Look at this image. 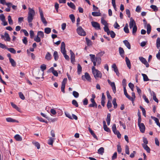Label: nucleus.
<instances>
[{
    "instance_id": "nucleus-50",
    "label": "nucleus",
    "mask_w": 160,
    "mask_h": 160,
    "mask_svg": "<svg viewBox=\"0 0 160 160\" xmlns=\"http://www.w3.org/2000/svg\"><path fill=\"white\" fill-rule=\"evenodd\" d=\"M19 97L22 100H24L25 99L24 96L22 93L21 92H19L18 93Z\"/></svg>"
},
{
    "instance_id": "nucleus-49",
    "label": "nucleus",
    "mask_w": 160,
    "mask_h": 160,
    "mask_svg": "<svg viewBox=\"0 0 160 160\" xmlns=\"http://www.w3.org/2000/svg\"><path fill=\"white\" fill-rule=\"evenodd\" d=\"M72 94L74 97L75 98H77L79 97V94L76 91H73Z\"/></svg>"
},
{
    "instance_id": "nucleus-63",
    "label": "nucleus",
    "mask_w": 160,
    "mask_h": 160,
    "mask_svg": "<svg viewBox=\"0 0 160 160\" xmlns=\"http://www.w3.org/2000/svg\"><path fill=\"white\" fill-rule=\"evenodd\" d=\"M153 99L157 102L158 103V99L157 98L156 95L154 92H153Z\"/></svg>"
},
{
    "instance_id": "nucleus-54",
    "label": "nucleus",
    "mask_w": 160,
    "mask_h": 160,
    "mask_svg": "<svg viewBox=\"0 0 160 160\" xmlns=\"http://www.w3.org/2000/svg\"><path fill=\"white\" fill-rule=\"evenodd\" d=\"M72 104L74 105L76 107H78V105L77 101L75 100H73L72 101Z\"/></svg>"
},
{
    "instance_id": "nucleus-23",
    "label": "nucleus",
    "mask_w": 160,
    "mask_h": 160,
    "mask_svg": "<svg viewBox=\"0 0 160 160\" xmlns=\"http://www.w3.org/2000/svg\"><path fill=\"white\" fill-rule=\"evenodd\" d=\"M14 138L17 141H21L22 140V137L19 134L16 135Z\"/></svg>"
},
{
    "instance_id": "nucleus-44",
    "label": "nucleus",
    "mask_w": 160,
    "mask_h": 160,
    "mask_svg": "<svg viewBox=\"0 0 160 160\" xmlns=\"http://www.w3.org/2000/svg\"><path fill=\"white\" fill-rule=\"evenodd\" d=\"M54 142V139L51 138H50L48 141V144L52 145Z\"/></svg>"
},
{
    "instance_id": "nucleus-3",
    "label": "nucleus",
    "mask_w": 160,
    "mask_h": 160,
    "mask_svg": "<svg viewBox=\"0 0 160 160\" xmlns=\"http://www.w3.org/2000/svg\"><path fill=\"white\" fill-rule=\"evenodd\" d=\"M29 12L28 13V23L31 22L35 15V13L34 10L30 8H28Z\"/></svg>"
},
{
    "instance_id": "nucleus-64",
    "label": "nucleus",
    "mask_w": 160,
    "mask_h": 160,
    "mask_svg": "<svg viewBox=\"0 0 160 160\" xmlns=\"http://www.w3.org/2000/svg\"><path fill=\"white\" fill-rule=\"evenodd\" d=\"M0 19L2 21H5V17L3 14L0 15Z\"/></svg>"
},
{
    "instance_id": "nucleus-14",
    "label": "nucleus",
    "mask_w": 160,
    "mask_h": 160,
    "mask_svg": "<svg viewBox=\"0 0 160 160\" xmlns=\"http://www.w3.org/2000/svg\"><path fill=\"white\" fill-rule=\"evenodd\" d=\"M91 24L93 27L95 28L96 29H100V25L98 22H91Z\"/></svg>"
},
{
    "instance_id": "nucleus-51",
    "label": "nucleus",
    "mask_w": 160,
    "mask_h": 160,
    "mask_svg": "<svg viewBox=\"0 0 160 160\" xmlns=\"http://www.w3.org/2000/svg\"><path fill=\"white\" fill-rule=\"evenodd\" d=\"M105 32H106L107 34H108V32H109V30L108 28V25L106 26H104V27L103 28Z\"/></svg>"
},
{
    "instance_id": "nucleus-40",
    "label": "nucleus",
    "mask_w": 160,
    "mask_h": 160,
    "mask_svg": "<svg viewBox=\"0 0 160 160\" xmlns=\"http://www.w3.org/2000/svg\"><path fill=\"white\" fill-rule=\"evenodd\" d=\"M86 41L87 42V44L88 46H90L92 45V42L91 41L89 40L88 38H85Z\"/></svg>"
},
{
    "instance_id": "nucleus-28",
    "label": "nucleus",
    "mask_w": 160,
    "mask_h": 160,
    "mask_svg": "<svg viewBox=\"0 0 160 160\" xmlns=\"http://www.w3.org/2000/svg\"><path fill=\"white\" fill-rule=\"evenodd\" d=\"M32 143L37 147L38 149H39L40 148V144L38 142L35 141H33L32 142Z\"/></svg>"
},
{
    "instance_id": "nucleus-32",
    "label": "nucleus",
    "mask_w": 160,
    "mask_h": 160,
    "mask_svg": "<svg viewBox=\"0 0 160 160\" xmlns=\"http://www.w3.org/2000/svg\"><path fill=\"white\" fill-rule=\"evenodd\" d=\"M10 62L11 63L12 66L15 67L16 66V63L15 61L12 58H9Z\"/></svg>"
},
{
    "instance_id": "nucleus-62",
    "label": "nucleus",
    "mask_w": 160,
    "mask_h": 160,
    "mask_svg": "<svg viewBox=\"0 0 160 160\" xmlns=\"http://www.w3.org/2000/svg\"><path fill=\"white\" fill-rule=\"evenodd\" d=\"M103 128L104 130L108 132H109L110 131V129L107 127L106 125L103 126Z\"/></svg>"
},
{
    "instance_id": "nucleus-16",
    "label": "nucleus",
    "mask_w": 160,
    "mask_h": 160,
    "mask_svg": "<svg viewBox=\"0 0 160 160\" xmlns=\"http://www.w3.org/2000/svg\"><path fill=\"white\" fill-rule=\"evenodd\" d=\"M140 130L142 133H144L145 132V127L143 123H142L138 124Z\"/></svg>"
},
{
    "instance_id": "nucleus-57",
    "label": "nucleus",
    "mask_w": 160,
    "mask_h": 160,
    "mask_svg": "<svg viewBox=\"0 0 160 160\" xmlns=\"http://www.w3.org/2000/svg\"><path fill=\"white\" fill-rule=\"evenodd\" d=\"M112 4L113 7V8L115 10H116V5L115 0H112Z\"/></svg>"
},
{
    "instance_id": "nucleus-48",
    "label": "nucleus",
    "mask_w": 160,
    "mask_h": 160,
    "mask_svg": "<svg viewBox=\"0 0 160 160\" xmlns=\"http://www.w3.org/2000/svg\"><path fill=\"white\" fill-rule=\"evenodd\" d=\"M34 40L35 41L37 42H40L41 41V38L37 35L36 38H34Z\"/></svg>"
},
{
    "instance_id": "nucleus-18",
    "label": "nucleus",
    "mask_w": 160,
    "mask_h": 160,
    "mask_svg": "<svg viewBox=\"0 0 160 160\" xmlns=\"http://www.w3.org/2000/svg\"><path fill=\"white\" fill-rule=\"evenodd\" d=\"M112 67L113 69V70L116 72V75L118 76L119 75V73L116 64H113L112 65Z\"/></svg>"
},
{
    "instance_id": "nucleus-58",
    "label": "nucleus",
    "mask_w": 160,
    "mask_h": 160,
    "mask_svg": "<svg viewBox=\"0 0 160 160\" xmlns=\"http://www.w3.org/2000/svg\"><path fill=\"white\" fill-rule=\"evenodd\" d=\"M117 151L118 153H120L122 151V148L120 144H118L117 146Z\"/></svg>"
},
{
    "instance_id": "nucleus-12",
    "label": "nucleus",
    "mask_w": 160,
    "mask_h": 160,
    "mask_svg": "<svg viewBox=\"0 0 160 160\" xmlns=\"http://www.w3.org/2000/svg\"><path fill=\"white\" fill-rule=\"evenodd\" d=\"M108 82L111 87L113 92L115 93L116 92V88L115 83L111 82L109 79L108 80Z\"/></svg>"
},
{
    "instance_id": "nucleus-46",
    "label": "nucleus",
    "mask_w": 160,
    "mask_h": 160,
    "mask_svg": "<svg viewBox=\"0 0 160 160\" xmlns=\"http://www.w3.org/2000/svg\"><path fill=\"white\" fill-rule=\"evenodd\" d=\"M150 8L153 10L154 12H156L158 11V9L156 5H151Z\"/></svg>"
},
{
    "instance_id": "nucleus-2",
    "label": "nucleus",
    "mask_w": 160,
    "mask_h": 160,
    "mask_svg": "<svg viewBox=\"0 0 160 160\" xmlns=\"http://www.w3.org/2000/svg\"><path fill=\"white\" fill-rule=\"evenodd\" d=\"M92 70L94 77L96 79H98V78H101L102 73L100 71L96 69L94 67H92Z\"/></svg>"
},
{
    "instance_id": "nucleus-24",
    "label": "nucleus",
    "mask_w": 160,
    "mask_h": 160,
    "mask_svg": "<svg viewBox=\"0 0 160 160\" xmlns=\"http://www.w3.org/2000/svg\"><path fill=\"white\" fill-rule=\"evenodd\" d=\"M6 120L8 122H18V121L11 118H6Z\"/></svg>"
},
{
    "instance_id": "nucleus-13",
    "label": "nucleus",
    "mask_w": 160,
    "mask_h": 160,
    "mask_svg": "<svg viewBox=\"0 0 160 160\" xmlns=\"http://www.w3.org/2000/svg\"><path fill=\"white\" fill-rule=\"evenodd\" d=\"M82 78L83 80H85L86 78L88 81H90L91 80L90 76L88 72H85L84 75H82Z\"/></svg>"
},
{
    "instance_id": "nucleus-9",
    "label": "nucleus",
    "mask_w": 160,
    "mask_h": 160,
    "mask_svg": "<svg viewBox=\"0 0 160 160\" xmlns=\"http://www.w3.org/2000/svg\"><path fill=\"white\" fill-rule=\"evenodd\" d=\"M143 22L145 27L147 26V33L149 34L151 32V27L150 24H147V22L145 19L143 20Z\"/></svg>"
},
{
    "instance_id": "nucleus-27",
    "label": "nucleus",
    "mask_w": 160,
    "mask_h": 160,
    "mask_svg": "<svg viewBox=\"0 0 160 160\" xmlns=\"http://www.w3.org/2000/svg\"><path fill=\"white\" fill-rule=\"evenodd\" d=\"M67 5L69 7H70L71 8H72L74 10L75 9H76L75 6L73 3H72V2H68L67 3Z\"/></svg>"
},
{
    "instance_id": "nucleus-1",
    "label": "nucleus",
    "mask_w": 160,
    "mask_h": 160,
    "mask_svg": "<svg viewBox=\"0 0 160 160\" xmlns=\"http://www.w3.org/2000/svg\"><path fill=\"white\" fill-rule=\"evenodd\" d=\"M129 27L130 29L132 28V34L135 35L137 30V27L135 22L133 19L132 18H131L130 19Z\"/></svg>"
},
{
    "instance_id": "nucleus-53",
    "label": "nucleus",
    "mask_w": 160,
    "mask_h": 160,
    "mask_svg": "<svg viewBox=\"0 0 160 160\" xmlns=\"http://www.w3.org/2000/svg\"><path fill=\"white\" fill-rule=\"evenodd\" d=\"M69 17L73 22L75 21V17L73 14H71L70 15Z\"/></svg>"
},
{
    "instance_id": "nucleus-61",
    "label": "nucleus",
    "mask_w": 160,
    "mask_h": 160,
    "mask_svg": "<svg viewBox=\"0 0 160 160\" xmlns=\"http://www.w3.org/2000/svg\"><path fill=\"white\" fill-rule=\"evenodd\" d=\"M128 86H129V87L131 88L132 91H133V89L134 88V85L132 83L130 82V83H129V84H128Z\"/></svg>"
},
{
    "instance_id": "nucleus-17",
    "label": "nucleus",
    "mask_w": 160,
    "mask_h": 160,
    "mask_svg": "<svg viewBox=\"0 0 160 160\" xmlns=\"http://www.w3.org/2000/svg\"><path fill=\"white\" fill-rule=\"evenodd\" d=\"M70 59L71 62L72 63L74 62L75 61V55L74 53L71 50H70Z\"/></svg>"
},
{
    "instance_id": "nucleus-38",
    "label": "nucleus",
    "mask_w": 160,
    "mask_h": 160,
    "mask_svg": "<svg viewBox=\"0 0 160 160\" xmlns=\"http://www.w3.org/2000/svg\"><path fill=\"white\" fill-rule=\"evenodd\" d=\"M142 75L143 77V80L144 81H149V79L148 78L146 74L142 73Z\"/></svg>"
},
{
    "instance_id": "nucleus-42",
    "label": "nucleus",
    "mask_w": 160,
    "mask_h": 160,
    "mask_svg": "<svg viewBox=\"0 0 160 160\" xmlns=\"http://www.w3.org/2000/svg\"><path fill=\"white\" fill-rule=\"evenodd\" d=\"M51 54L49 52H48L46 55L45 58L48 60H50L51 59Z\"/></svg>"
},
{
    "instance_id": "nucleus-19",
    "label": "nucleus",
    "mask_w": 160,
    "mask_h": 160,
    "mask_svg": "<svg viewBox=\"0 0 160 160\" xmlns=\"http://www.w3.org/2000/svg\"><path fill=\"white\" fill-rule=\"evenodd\" d=\"M125 61L129 69H130L131 68V62L130 60L127 57H126L125 58Z\"/></svg>"
},
{
    "instance_id": "nucleus-4",
    "label": "nucleus",
    "mask_w": 160,
    "mask_h": 160,
    "mask_svg": "<svg viewBox=\"0 0 160 160\" xmlns=\"http://www.w3.org/2000/svg\"><path fill=\"white\" fill-rule=\"evenodd\" d=\"M104 53L105 52L103 51L100 52L96 54V58L98 64L100 65V64L101 62V57L102 56Z\"/></svg>"
},
{
    "instance_id": "nucleus-6",
    "label": "nucleus",
    "mask_w": 160,
    "mask_h": 160,
    "mask_svg": "<svg viewBox=\"0 0 160 160\" xmlns=\"http://www.w3.org/2000/svg\"><path fill=\"white\" fill-rule=\"evenodd\" d=\"M77 33L80 36H85L86 35V33L84 30L81 26H79L77 29Z\"/></svg>"
},
{
    "instance_id": "nucleus-56",
    "label": "nucleus",
    "mask_w": 160,
    "mask_h": 160,
    "mask_svg": "<svg viewBox=\"0 0 160 160\" xmlns=\"http://www.w3.org/2000/svg\"><path fill=\"white\" fill-rule=\"evenodd\" d=\"M140 108L141 109L143 116L146 117V111L145 109L141 106H140Z\"/></svg>"
},
{
    "instance_id": "nucleus-25",
    "label": "nucleus",
    "mask_w": 160,
    "mask_h": 160,
    "mask_svg": "<svg viewBox=\"0 0 160 160\" xmlns=\"http://www.w3.org/2000/svg\"><path fill=\"white\" fill-rule=\"evenodd\" d=\"M123 42L126 47L129 49H131V45L129 42L127 40H124Z\"/></svg>"
},
{
    "instance_id": "nucleus-47",
    "label": "nucleus",
    "mask_w": 160,
    "mask_h": 160,
    "mask_svg": "<svg viewBox=\"0 0 160 160\" xmlns=\"http://www.w3.org/2000/svg\"><path fill=\"white\" fill-rule=\"evenodd\" d=\"M101 22L102 23L104 26H106L108 25V23L103 18H102Z\"/></svg>"
},
{
    "instance_id": "nucleus-30",
    "label": "nucleus",
    "mask_w": 160,
    "mask_h": 160,
    "mask_svg": "<svg viewBox=\"0 0 160 160\" xmlns=\"http://www.w3.org/2000/svg\"><path fill=\"white\" fill-rule=\"evenodd\" d=\"M104 152V148L103 147H101L98 151V153L102 155Z\"/></svg>"
},
{
    "instance_id": "nucleus-39",
    "label": "nucleus",
    "mask_w": 160,
    "mask_h": 160,
    "mask_svg": "<svg viewBox=\"0 0 160 160\" xmlns=\"http://www.w3.org/2000/svg\"><path fill=\"white\" fill-rule=\"evenodd\" d=\"M82 70V68L81 65L79 64L78 65V74H80Z\"/></svg>"
},
{
    "instance_id": "nucleus-20",
    "label": "nucleus",
    "mask_w": 160,
    "mask_h": 160,
    "mask_svg": "<svg viewBox=\"0 0 160 160\" xmlns=\"http://www.w3.org/2000/svg\"><path fill=\"white\" fill-rule=\"evenodd\" d=\"M49 70L55 76L57 77L58 75V74L57 72L54 70L53 67H51L49 69Z\"/></svg>"
},
{
    "instance_id": "nucleus-41",
    "label": "nucleus",
    "mask_w": 160,
    "mask_h": 160,
    "mask_svg": "<svg viewBox=\"0 0 160 160\" xmlns=\"http://www.w3.org/2000/svg\"><path fill=\"white\" fill-rule=\"evenodd\" d=\"M51 32V29L49 28H46L44 29L45 32L47 34H49Z\"/></svg>"
},
{
    "instance_id": "nucleus-52",
    "label": "nucleus",
    "mask_w": 160,
    "mask_h": 160,
    "mask_svg": "<svg viewBox=\"0 0 160 160\" xmlns=\"http://www.w3.org/2000/svg\"><path fill=\"white\" fill-rule=\"evenodd\" d=\"M112 102L114 106V108H116L117 107L118 105L116 103V99L115 98L113 99Z\"/></svg>"
},
{
    "instance_id": "nucleus-26",
    "label": "nucleus",
    "mask_w": 160,
    "mask_h": 160,
    "mask_svg": "<svg viewBox=\"0 0 160 160\" xmlns=\"http://www.w3.org/2000/svg\"><path fill=\"white\" fill-rule=\"evenodd\" d=\"M119 51L121 56L122 57H123L124 52L123 49L121 47H119Z\"/></svg>"
},
{
    "instance_id": "nucleus-36",
    "label": "nucleus",
    "mask_w": 160,
    "mask_h": 160,
    "mask_svg": "<svg viewBox=\"0 0 160 160\" xmlns=\"http://www.w3.org/2000/svg\"><path fill=\"white\" fill-rule=\"evenodd\" d=\"M8 51L10 52L11 53L13 54H15L16 52V50L13 48H7V49Z\"/></svg>"
},
{
    "instance_id": "nucleus-22",
    "label": "nucleus",
    "mask_w": 160,
    "mask_h": 160,
    "mask_svg": "<svg viewBox=\"0 0 160 160\" xmlns=\"http://www.w3.org/2000/svg\"><path fill=\"white\" fill-rule=\"evenodd\" d=\"M142 145L143 148L147 151V152L149 153L150 152V149L147 145L142 144Z\"/></svg>"
},
{
    "instance_id": "nucleus-11",
    "label": "nucleus",
    "mask_w": 160,
    "mask_h": 160,
    "mask_svg": "<svg viewBox=\"0 0 160 160\" xmlns=\"http://www.w3.org/2000/svg\"><path fill=\"white\" fill-rule=\"evenodd\" d=\"M89 56L90 57V59L91 61L93 63V67H95L96 65V62H97L96 59V58L94 54H90L89 55Z\"/></svg>"
},
{
    "instance_id": "nucleus-35",
    "label": "nucleus",
    "mask_w": 160,
    "mask_h": 160,
    "mask_svg": "<svg viewBox=\"0 0 160 160\" xmlns=\"http://www.w3.org/2000/svg\"><path fill=\"white\" fill-rule=\"evenodd\" d=\"M53 56L55 60V61L57 60L58 58V54L57 52L55 51L54 52Z\"/></svg>"
},
{
    "instance_id": "nucleus-45",
    "label": "nucleus",
    "mask_w": 160,
    "mask_h": 160,
    "mask_svg": "<svg viewBox=\"0 0 160 160\" xmlns=\"http://www.w3.org/2000/svg\"><path fill=\"white\" fill-rule=\"evenodd\" d=\"M157 47L159 48L160 47V38H158L156 41Z\"/></svg>"
},
{
    "instance_id": "nucleus-10",
    "label": "nucleus",
    "mask_w": 160,
    "mask_h": 160,
    "mask_svg": "<svg viewBox=\"0 0 160 160\" xmlns=\"http://www.w3.org/2000/svg\"><path fill=\"white\" fill-rule=\"evenodd\" d=\"M139 59L142 63L146 66V67L148 68L149 67V64L145 58L143 57H139Z\"/></svg>"
},
{
    "instance_id": "nucleus-5",
    "label": "nucleus",
    "mask_w": 160,
    "mask_h": 160,
    "mask_svg": "<svg viewBox=\"0 0 160 160\" xmlns=\"http://www.w3.org/2000/svg\"><path fill=\"white\" fill-rule=\"evenodd\" d=\"M38 9L39 12L40 14L41 19L43 23L45 26H46L47 24V22L46 21L45 18L44 17L43 11L40 7H39Z\"/></svg>"
},
{
    "instance_id": "nucleus-7",
    "label": "nucleus",
    "mask_w": 160,
    "mask_h": 160,
    "mask_svg": "<svg viewBox=\"0 0 160 160\" xmlns=\"http://www.w3.org/2000/svg\"><path fill=\"white\" fill-rule=\"evenodd\" d=\"M112 129L114 133L117 135V136L118 138H120L121 137V134L117 130L116 126L115 124H113V125Z\"/></svg>"
},
{
    "instance_id": "nucleus-43",
    "label": "nucleus",
    "mask_w": 160,
    "mask_h": 160,
    "mask_svg": "<svg viewBox=\"0 0 160 160\" xmlns=\"http://www.w3.org/2000/svg\"><path fill=\"white\" fill-rule=\"evenodd\" d=\"M11 106L14 108L16 109L18 111H19L20 109L17 106L13 103L12 102H11Z\"/></svg>"
},
{
    "instance_id": "nucleus-8",
    "label": "nucleus",
    "mask_w": 160,
    "mask_h": 160,
    "mask_svg": "<svg viewBox=\"0 0 160 160\" xmlns=\"http://www.w3.org/2000/svg\"><path fill=\"white\" fill-rule=\"evenodd\" d=\"M1 38L2 39H4L6 41L10 42V38L8 33L7 32L4 33V35H1Z\"/></svg>"
},
{
    "instance_id": "nucleus-60",
    "label": "nucleus",
    "mask_w": 160,
    "mask_h": 160,
    "mask_svg": "<svg viewBox=\"0 0 160 160\" xmlns=\"http://www.w3.org/2000/svg\"><path fill=\"white\" fill-rule=\"evenodd\" d=\"M125 152L128 155L129 154V147L127 145H126L125 146Z\"/></svg>"
},
{
    "instance_id": "nucleus-37",
    "label": "nucleus",
    "mask_w": 160,
    "mask_h": 160,
    "mask_svg": "<svg viewBox=\"0 0 160 160\" xmlns=\"http://www.w3.org/2000/svg\"><path fill=\"white\" fill-rule=\"evenodd\" d=\"M92 14L93 16H99L101 15V13L99 12H92Z\"/></svg>"
},
{
    "instance_id": "nucleus-15",
    "label": "nucleus",
    "mask_w": 160,
    "mask_h": 160,
    "mask_svg": "<svg viewBox=\"0 0 160 160\" xmlns=\"http://www.w3.org/2000/svg\"><path fill=\"white\" fill-rule=\"evenodd\" d=\"M61 50L62 53L63 54H65L66 53V51L65 50V45L64 42H62L61 44Z\"/></svg>"
},
{
    "instance_id": "nucleus-21",
    "label": "nucleus",
    "mask_w": 160,
    "mask_h": 160,
    "mask_svg": "<svg viewBox=\"0 0 160 160\" xmlns=\"http://www.w3.org/2000/svg\"><path fill=\"white\" fill-rule=\"evenodd\" d=\"M151 118L152 119H153L155 121L157 125L160 128V123L159 122L158 119V118L153 116H152Z\"/></svg>"
},
{
    "instance_id": "nucleus-33",
    "label": "nucleus",
    "mask_w": 160,
    "mask_h": 160,
    "mask_svg": "<svg viewBox=\"0 0 160 160\" xmlns=\"http://www.w3.org/2000/svg\"><path fill=\"white\" fill-rule=\"evenodd\" d=\"M108 35H110L111 37L112 38H114L116 35L115 33L112 31H109V32H108V34H107Z\"/></svg>"
},
{
    "instance_id": "nucleus-55",
    "label": "nucleus",
    "mask_w": 160,
    "mask_h": 160,
    "mask_svg": "<svg viewBox=\"0 0 160 160\" xmlns=\"http://www.w3.org/2000/svg\"><path fill=\"white\" fill-rule=\"evenodd\" d=\"M8 19L9 23L10 25L12 24H13V21L11 17L10 16H8Z\"/></svg>"
},
{
    "instance_id": "nucleus-31",
    "label": "nucleus",
    "mask_w": 160,
    "mask_h": 160,
    "mask_svg": "<svg viewBox=\"0 0 160 160\" xmlns=\"http://www.w3.org/2000/svg\"><path fill=\"white\" fill-rule=\"evenodd\" d=\"M88 130L91 133V134L93 136V137L97 139V136L95 135V134H94L93 131L90 128H88Z\"/></svg>"
},
{
    "instance_id": "nucleus-29",
    "label": "nucleus",
    "mask_w": 160,
    "mask_h": 160,
    "mask_svg": "<svg viewBox=\"0 0 160 160\" xmlns=\"http://www.w3.org/2000/svg\"><path fill=\"white\" fill-rule=\"evenodd\" d=\"M37 35L42 38L44 37V34L43 32L41 31H38V32Z\"/></svg>"
},
{
    "instance_id": "nucleus-34",
    "label": "nucleus",
    "mask_w": 160,
    "mask_h": 160,
    "mask_svg": "<svg viewBox=\"0 0 160 160\" xmlns=\"http://www.w3.org/2000/svg\"><path fill=\"white\" fill-rule=\"evenodd\" d=\"M110 114H108L106 120L107 122V124L108 125H109L110 124Z\"/></svg>"
},
{
    "instance_id": "nucleus-59",
    "label": "nucleus",
    "mask_w": 160,
    "mask_h": 160,
    "mask_svg": "<svg viewBox=\"0 0 160 160\" xmlns=\"http://www.w3.org/2000/svg\"><path fill=\"white\" fill-rule=\"evenodd\" d=\"M97 104L96 103H92L89 105V107H94L97 108Z\"/></svg>"
}]
</instances>
